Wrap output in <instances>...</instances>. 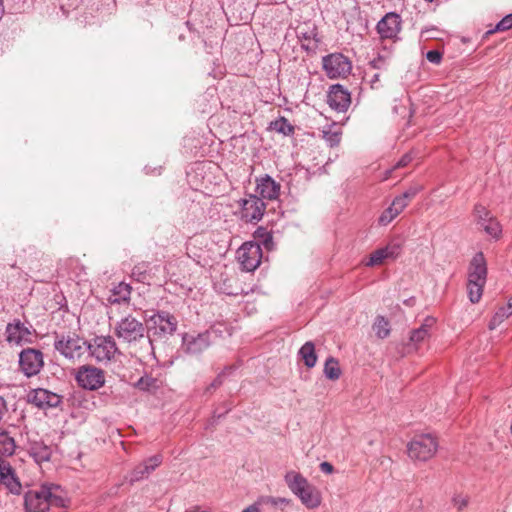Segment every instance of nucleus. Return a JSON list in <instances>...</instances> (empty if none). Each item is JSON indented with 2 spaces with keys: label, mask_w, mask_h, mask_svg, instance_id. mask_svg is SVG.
Masks as SVG:
<instances>
[{
  "label": "nucleus",
  "mask_w": 512,
  "mask_h": 512,
  "mask_svg": "<svg viewBox=\"0 0 512 512\" xmlns=\"http://www.w3.org/2000/svg\"><path fill=\"white\" fill-rule=\"evenodd\" d=\"M299 356L308 368L315 366L317 362V355L315 352V345L312 341H307L299 350Z\"/></svg>",
  "instance_id": "obj_26"
},
{
  "label": "nucleus",
  "mask_w": 512,
  "mask_h": 512,
  "mask_svg": "<svg viewBox=\"0 0 512 512\" xmlns=\"http://www.w3.org/2000/svg\"><path fill=\"white\" fill-rule=\"evenodd\" d=\"M486 282L467 279V294L471 303H478L483 295Z\"/></svg>",
  "instance_id": "obj_28"
},
{
  "label": "nucleus",
  "mask_w": 512,
  "mask_h": 512,
  "mask_svg": "<svg viewBox=\"0 0 512 512\" xmlns=\"http://www.w3.org/2000/svg\"><path fill=\"white\" fill-rule=\"evenodd\" d=\"M382 64H384V59L381 57H378L377 59L371 61V65L376 69H380Z\"/></svg>",
  "instance_id": "obj_50"
},
{
  "label": "nucleus",
  "mask_w": 512,
  "mask_h": 512,
  "mask_svg": "<svg viewBox=\"0 0 512 512\" xmlns=\"http://www.w3.org/2000/svg\"><path fill=\"white\" fill-rule=\"evenodd\" d=\"M229 410H230V408H227L223 413H218L217 411H215L213 414V417H212V424H214L216 422V418L220 419Z\"/></svg>",
  "instance_id": "obj_51"
},
{
  "label": "nucleus",
  "mask_w": 512,
  "mask_h": 512,
  "mask_svg": "<svg viewBox=\"0 0 512 512\" xmlns=\"http://www.w3.org/2000/svg\"><path fill=\"white\" fill-rule=\"evenodd\" d=\"M262 249L258 243L245 242L237 250V260L245 271H254L261 263Z\"/></svg>",
  "instance_id": "obj_10"
},
{
  "label": "nucleus",
  "mask_w": 512,
  "mask_h": 512,
  "mask_svg": "<svg viewBox=\"0 0 512 512\" xmlns=\"http://www.w3.org/2000/svg\"><path fill=\"white\" fill-rule=\"evenodd\" d=\"M511 314L512 311L506 305L499 307L497 311L494 313L493 317L491 318L488 324V328L490 330L496 329Z\"/></svg>",
  "instance_id": "obj_32"
},
{
  "label": "nucleus",
  "mask_w": 512,
  "mask_h": 512,
  "mask_svg": "<svg viewBox=\"0 0 512 512\" xmlns=\"http://www.w3.org/2000/svg\"><path fill=\"white\" fill-rule=\"evenodd\" d=\"M131 276L134 280L144 284H150L151 282V268L149 264L142 262L135 265L132 269Z\"/></svg>",
  "instance_id": "obj_27"
},
{
  "label": "nucleus",
  "mask_w": 512,
  "mask_h": 512,
  "mask_svg": "<svg viewBox=\"0 0 512 512\" xmlns=\"http://www.w3.org/2000/svg\"><path fill=\"white\" fill-rule=\"evenodd\" d=\"M27 401L39 409L47 410L59 406L62 397L50 390L37 388L28 392Z\"/></svg>",
  "instance_id": "obj_14"
},
{
  "label": "nucleus",
  "mask_w": 512,
  "mask_h": 512,
  "mask_svg": "<svg viewBox=\"0 0 512 512\" xmlns=\"http://www.w3.org/2000/svg\"><path fill=\"white\" fill-rule=\"evenodd\" d=\"M266 503L272 504L274 506H282L288 505L290 503V500L286 498L267 497Z\"/></svg>",
  "instance_id": "obj_46"
},
{
  "label": "nucleus",
  "mask_w": 512,
  "mask_h": 512,
  "mask_svg": "<svg viewBox=\"0 0 512 512\" xmlns=\"http://www.w3.org/2000/svg\"><path fill=\"white\" fill-rule=\"evenodd\" d=\"M474 216L479 229L494 239H498L502 233V227L498 220L483 205L477 204L474 207Z\"/></svg>",
  "instance_id": "obj_11"
},
{
  "label": "nucleus",
  "mask_w": 512,
  "mask_h": 512,
  "mask_svg": "<svg viewBox=\"0 0 512 512\" xmlns=\"http://www.w3.org/2000/svg\"><path fill=\"white\" fill-rule=\"evenodd\" d=\"M324 375L329 380H337L341 375V369L339 367V362L334 357H329L325 361L324 365Z\"/></svg>",
  "instance_id": "obj_31"
},
{
  "label": "nucleus",
  "mask_w": 512,
  "mask_h": 512,
  "mask_svg": "<svg viewBox=\"0 0 512 512\" xmlns=\"http://www.w3.org/2000/svg\"><path fill=\"white\" fill-rule=\"evenodd\" d=\"M412 160L411 154H405L402 156V158L398 161L396 167H404L408 165Z\"/></svg>",
  "instance_id": "obj_48"
},
{
  "label": "nucleus",
  "mask_w": 512,
  "mask_h": 512,
  "mask_svg": "<svg viewBox=\"0 0 512 512\" xmlns=\"http://www.w3.org/2000/svg\"><path fill=\"white\" fill-rule=\"evenodd\" d=\"M234 370V367L232 366H229V367H226L213 381L212 383L210 384V386L208 387V390L210 389H216L218 387H220L223 383V377L226 375V374H230L232 373V371Z\"/></svg>",
  "instance_id": "obj_39"
},
{
  "label": "nucleus",
  "mask_w": 512,
  "mask_h": 512,
  "mask_svg": "<svg viewBox=\"0 0 512 512\" xmlns=\"http://www.w3.org/2000/svg\"><path fill=\"white\" fill-rule=\"evenodd\" d=\"M426 58L433 64H440L442 60V54L438 50H430L426 53Z\"/></svg>",
  "instance_id": "obj_44"
},
{
  "label": "nucleus",
  "mask_w": 512,
  "mask_h": 512,
  "mask_svg": "<svg viewBox=\"0 0 512 512\" xmlns=\"http://www.w3.org/2000/svg\"><path fill=\"white\" fill-rule=\"evenodd\" d=\"M163 461L162 455L157 454L151 456L144 460L142 463L138 464L126 477V479L131 483L139 482L144 479H147L150 474L161 465Z\"/></svg>",
  "instance_id": "obj_17"
},
{
  "label": "nucleus",
  "mask_w": 512,
  "mask_h": 512,
  "mask_svg": "<svg viewBox=\"0 0 512 512\" xmlns=\"http://www.w3.org/2000/svg\"><path fill=\"white\" fill-rule=\"evenodd\" d=\"M401 244L399 242L392 241L385 247L379 248L370 254L369 260L366 262V266L373 267L381 265L387 259H395L401 252Z\"/></svg>",
  "instance_id": "obj_19"
},
{
  "label": "nucleus",
  "mask_w": 512,
  "mask_h": 512,
  "mask_svg": "<svg viewBox=\"0 0 512 512\" xmlns=\"http://www.w3.org/2000/svg\"><path fill=\"white\" fill-rule=\"evenodd\" d=\"M467 279L486 282L487 280V264L482 252H478L472 258Z\"/></svg>",
  "instance_id": "obj_21"
},
{
  "label": "nucleus",
  "mask_w": 512,
  "mask_h": 512,
  "mask_svg": "<svg viewBox=\"0 0 512 512\" xmlns=\"http://www.w3.org/2000/svg\"><path fill=\"white\" fill-rule=\"evenodd\" d=\"M214 331L207 330L198 334H185L182 338L183 351L191 356L201 355L213 343Z\"/></svg>",
  "instance_id": "obj_9"
},
{
  "label": "nucleus",
  "mask_w": 512,
  "mask_h": 512,
  "mask_svg": "<svg viewBox=\"0 0 512 512\" xmlns=\"http://www.w3.org/2000/svg\"><path fill=\"white\" fill-rule=\"evenodd\" d=\"M314 36H315L314 32L311 31L310 33H300L299 38H303L305 40H309V39H311Z\"/></svg>",
  "instance_id": "obj_53"
},
{
  "label": "nucleus",
  "mask_w": 512,
  "mask_h": 512,
  "mask_svg": "<svg viewBox=\"0 0 512 512\" xmlns=\"http://www.w3.org/2000/svg\"><path fill=\"white\" fill-rule=\"evenodd\" d=\"M78 384L89 390H97L105 383L104 373L101 369L92 366H82L76 374Z\"/></svg>",
  "instance_id": "obj_15"
},
{
  "label": "nucleus",
  "mask_w": 512,
  "mask_h": 512,
  "mask_svg": "<svg viewBox=\"0 0 512 512\" xmlns=\"http://www.w3.org/2000/svg\"><path fill=\"white\" fill-rule=\"evenodd\" d=\"M3 14H4V7L2 4V0H0V19L2 18Z\"/></svg>",
  "instance_id": "obj_54"
},
{
  "label": "nucleus",
  "mask_w": 512,
  "mask_h": 512,
  "mask_svg": "<svg viewBox=\"0 0 512 512\" xmlns=\"http://www.w3.org/2000/svg\"><path fill=\"white\" fill-rule=\"evenodd\" d=\"M131 295V287L124 282L119 283L112 290V295L109 298L111 303H121L129 300Z\"/></svg>",
  "instance_id": "obj_29"
},
{
  "label": "nucleus",
  "mask_w": 512,
  "mask_h": 512,
  "mask_svg": "<svg viewBox=\"0 0 512 512\" xmlns=\"http://www.w3.org/2000/svg\"><path fill=\"white\" fill-rule=\"evenodd\" d=\"M10 474H14V470L11 465L6 460L0 458V480H2L4 476H9Z\"/></svg>",
  "instance_id": "obj_42"
},
{
  "label": "nucleus",
  "mask_w": 512,
  "mask_h": 512,
  "mask_svg": "<svg viewBox=\"0 0 512 512\" xmlns=\"http://www.w3.org/2000/svg\"><path fill=\"white\" fill-rule=\"evenodd\" d=\"M88 343L76 334L57 336L54 348L68 360H79L87 351Z\"/></svg>",
  "instance_id": "obj_4"
},
{
  "label": "nucleus",
  "mask_w": 512,
  "mask_h": 512,
  "mask_svg": "<svg viewBox=\"0 0 512 512\" xmlns=\"http://www.w3.org/2000/svg\"><path fill=\"white\" fill-rule=\"evenodd\" d=\"M113 333L122 343L133 346L146 338L147 329L141 320L129 314L115 322Z\"/></svg>",
  "instance_id": "obj_2"
},
{
  "label": "nucleus",
  "mask_w": 512,
  "mask_h": 512,
  "mask_svg": "<svg viewBox=\"0 0 512 512\" xmlns=\"http://www.w3.org/2000/svg\"><path fill=\"white\" fill-rule=\"evenodd\" d=\"M512 28V13L503 17L495 26L494 29L489 30L488 33L507 31Z\"/></svg>",
  "instance_id": "obj_37"
},
{
  "label": "nucleus",
  "mask_w": 512,
  "mask_h": 512,
  "mask_svg": "<svg viewBox=\"0 0 512 512\" xmlns=\"http://www.w3.org/2000/svg\"><path fill=\"white\" fill-rule=\"evenodd\" d=\"M296 496L300 499L301 503L309 509L317 508L321 503L319 491L311 484Z\"/></svg>",
  "instance_id": "obj_25"
},
{
  "label": "nucleus",
  "mask_w": 512,
  "mask_h": 512,
  "mask_svg": "<svg viewBox=\"0 0 512 512\" xmlns=\"http://www.w3.org/2000/svg\"><path fill=\"white\" fill-rule=\"evenodd\" d=\"M507 307L510 308V310L512 311V297L509 299L508 303L506 304Z\"/></svg>",
  "instance_id": "obj_55"
},
{
  "label": "nucleus",
  "mask_w": 512,
  "mask_h": 512,
  "mask_svg": "<svg viewBox=\"0 0 512 512\" xmlns=\"http://www.w3.org/2000/svg\"><path fill=\"white\" fill-rule=\"evenodd\" d=\"M419 192V188L411 187L406 190L403 194H401L402 198L406 200V202H410Z\"/></svg>",
  "instance_id": "obj_45"
},
{
  "label": "nucleus",
  "mask_w": 512,
  "mask_h": 512,
  "mask_svg": "<svg viewBox=\"0 0 512 512\" xmlns=\"http://www.w3.org/2000/svg\"><path fill=\"white\" fill-rule=\"evenodd\" d=\"M27 451L37 463L49 461L52 454L50 446L46 445L42 440L31 438L27 442Z\"/></svg>",
  "instance_id": "obj_22"
},
{
  "label": "nucleus",
  "mask_w": 512,
  "mask_h": 512,
  "mask_svg": "<svg viewBox=\"0 0 512 512\" xmlns=\"http://www.w3.org/2000/svg\"><path fill=\"white\" fill-rule=\"evenodd\" d=\"M453 505L458 509L462 510L468 505V498L466 496H463L461 494L455 495L452 498Z\"/></svg>",
  "instance_id": "obj_43"
},
{
  "label": "nucleus",
  "mask_w": 512,
  "mask_h": 512,
  "mask_svg": "<svg viewBox=\"0 0 512 512\" xmlns=\"http://www.w3.org/2000/svg\"><path fill=\"white\" fill-rule=\"evenodd\" d=\"M377 79H378V74H375L374 80H377Z\"/></svg>",
  "instance_id": "obj_57"
},
{
  "label": "nucleus",
  "mask_w": 512,
  "mask_h": 512,
  "mask_svg": "<svg viewBox=\"0 0 512 512\" xmlns=\"http://www.w3.org/2000/svg\"><path fill=\"white\" fill-rule=\"evenodd\" d=\"M241 218L246 222H258L262 219L266 205L257 195L250 194L239 201Z\"/></svg>",
  "instance_id": "obj_13"
},
{
  "label": "nucleus",
  "mask_w": 512,
  "mask_h": 512,
  "mask_svg": "<svg viewBox=\"0 0 512 512\" xmlns=\"http://www.w3.org/2000/svg\"><path fill=\"white\" fill-rule=\"evenodd\" d=\"M0 483L3 484L12 494L18 495L21 492V483L15 473L4 476Z\"/></svg>",
  "instance_id": "obj_35"
},
{
  "label": "nucleus",
  "mask_w": 512,
  "mask_h": 512,
  "mask_svg": "<svg viewBox=\"0 0 512 512\" xmlns=\"http://www.w3.org/2000/svg\"><path fill=\"white\" fill-rule=\"evenodd\" d=\"M401 24L400 15L389 12L377 23L376 29L382 39H393L401 31Z\"/></svg>",
  "instance_id": "obj_16"
},
{
  "label": "nucleus",
  "mask_w": 512,
  "mask_h": 512,
  "mask_svg": "<svg viewBox=\"0 0 512 512\" xmlns=\"http://www.w3.org/2000/svg\"><path fill=\"white\" fill-rule=\"evenodd\" d=\"M409 203L406 202L405 199L402 198L401 195L397 196L393 202L391 203V207H393V209H395L398 214H400L408 205Z\"/></svg>",
  "instance_id": "obj_41"
},
{
  "label": "nucleus",
  "mask_w": 512,
  "mask_h": 512,
  "mask_svg": "<svg viewBox=\"0 0 512 512\" xmlns=\"http://www.w3.org/2000/svg\"><path fill=\"white\" fill-rule=\"evenodd\" d=\"M242 512H260V510H259V507L257 506V504H252L249 507H247L246 509H244Z\"/></svg>",
  "instance_id": "obj_52"
},
{
  "label": "nucleus",
  "mask_w": 512,
  "mask_h": 512,
  "mask_svg": "<svg viewBox=\"0 0 512 512\" xmlns=\"http://www.w3.org/2000/svg\"><path fill=\"white\" fill-rule=\"evenodd\" d=\"M147 338H148L149 344L152 346L153 340L151 339V337L149 335L147 336Z\"/></svg>",
  "instance_id": "obj_56"
},
{
  "label": "nucleus",
  "mask_w": 512,
  "mask_h": 512,
  "mask_svg": "<svg viewBox=\"0 0 512 512\" xmlns=\"http://www.w3.org/2000/svg\"><path fill=\"white\" fill-rule=\"evenodd\" d=\"M87 350L97 362L109 363L115 359L121 352L115 339L110 336H96L91 343H88Z\"/></svg>",
  "instance_id": "obj_5"
},
{
  "label": "nucleus",
  "mask_w": 512,
  "mask_h": 512,
  "mask_svg": "<svg viewBox=\"0 0 512 512\" xmlns=\"http://www.w3.org/2000/svg\"><path fill=\"white\" fill-rule=\"evenodd\" d=\"M322 68L330 79L347 77L352 70L350 59L342 53H331L322 58Z\"/></svg>",
  "instance_id": "obj_6"
},
{
  "label": "nucleus",
  "mask_w": 512,
  "mask_h": 512,
  "mask_svg": "<svg viewBox=\"0 0 512 512\" xmlns=\"http://www.w3.org/2000/svg\"><path fill=\"white\" fill-rule=\"evenodd\" d=\"M373 330L378 338H386L390 334L388 320H386L383 316H378L374 322Z\"/></svg>",
  "instance_id": "obj_33"
},
{
  "label": "nucleus",
  "mask_w": 512,
  "mask_h": 512,
  "mask_svg": "<svg viewBox=\"0 0 512 512\" xmlns=\"http://www.w3.org/2000/svg\"><path fill=\"white\" fill-rule=\"evenodd\" d=\"M5 339L11 346H22L33 342L32 325L14 319L8 323L5 329Z\"/></svg>",
  "instance_id": "obj_7"
},
{
  "label": "nucleus",
  "mask_w": 512,
  "mask_h": 512,
  "mask_svg": "<svg viewBox=\"0 0 512 512\" xmlns=\"http://www.w3.org/2000/svg\"><path fill=\"white\" fill-rule=\"evenodd\" d=\"M398 212L391 207V205L385 209L382 214L379 217V224L381 225H388L390 222H392L397 216Z\"/></svg>",
  "instance_id": "obj_36"
},
{
  "label": "nucleus",
  "mask_w": 512,
  "mask_h": 512,
  "mask_svg": "<svg viewBox=\"0 0 512 512\" xmlns=\"http://www.w3.org/2000/svg\"><path fill=\"white\" fill-rule=\"evenodd\" d=\"M320 470L325 474H331L334 471V467L329 462H322L320 463Z\"/></svg>",
  "instance_id": "obj_47"
},
{
  "label": "nucleus",
  "mask_w": 512,
  "mask_h": 512,
  "mask_svg": "<svg viewBox=\"0 0 512 512\" xmlns=\"http://www.w3.org/2000/svg\"><path fill=\"white\" fill-rule=\"evenodd\" d=\"M284 480L288 488L295 495L303 492V490L310 485L304 476L295 471H288L284 476Z\"/></svg>",
  "instance_id": "obj_24"
},
{
  "label": "nucleus",
  "mask_w": 512,
  "mask_h": 512,
  "mask_svg": "<svg viewBox=\"0 0 512 512\" xmlns=\"http://www.w3.org/2000/svg\"><path fill=\"white\" fill-rule=\"evenodd\" d=\"M436 320L433 317H427L421 326L417 329L411 331L409 341L414 346L419 345L423 341H425L429 336L431 329L435 325Z\"/></svg>",
  "instance_id": "obj_23"
},
{
  "label": "nucleus",
  "mask_w": 512,
  "mask_h": 512,
  "mask_svg": "<svg viewBox=\"0 0 512 512\" xmlns=\"http://www.w3.org/2000/svg\"><path fill=\"white\" fill-rule=\"evenodd\" d=\"M8 409L6 405V401L3 397L0 396V421L3 419V417L6 415Z\"/></svg>",
  "instance_id": "obj_49"
},
{
  "label": "nucleus",
  "mask_w": 512,
  "mask_h": 512,
  "mask_svg": "<svg viewBox=\"0 0 512 512\" xmlns=\"http://www.w3.org/2000/svg\"><path fill=\"white\" fill-rule=\"evenodd\" d=\"M438 449V442L431 434L415 436L407 445L408 456L414 461L431 459Z\"/></svg>",
  "instance_id": "obj_3"
},
{
  "label": "nucleus",
  "mask_w": 512,
  "mask_h": 512,
  "mask_svg": "<svg viewBox=\"0 0 512 512\" xmlns=\"http://www.w3.org/2000/svg\"><path fill=\"white\" fill-rule=\"evenodd\" d=\"M323 138L330 147H334L340 142V133L338 131H323Z\"/></svg>",
  "instance_id": "obj_38"
},
{
  "label": "nucleus",
  "mask_w": 512,
  "mask_h": 512,
  "mask_svg": "<svg viewBox=\"0 0 512 512\" xmlns=\"http://www.w3.org/2000/svg\"><path fill=\"white\" fill-rule=\"evenodd\" d=\"M327 103L337 112H345L351 104V96L340 84L332 85L327 95Z\"/></svg>",
  "instance_id": "obj_18"
},
{
  "label": "nucleus",
  "mask_w": 512,
  "mask_h": 512,
  "mask_svg": "<svg viewBox=\"0 0 512 512\" xmlns=\"http://www.w3.org/2000/svg\"><path fill=\"white\" fill-rule=\"evenodd\" d=\"M256 192L262 200H275L280 195V184L265 174L256 179Z\"/></svg>",
  "instance_id": "obj_20"
},
{
  "label": "nucleus",
  "mask_w": 512,
  "mask_h": 512,
  "mask_svg": "<svg viewBox=\"0 0 512 512\" xmlns=\"http://www.w3.org/2000/svg\"><path fill=\"white\" fill-rule=\"evenodd\" d=\"M19 369L28 378L40 373L44 366L43 353L35 348L23 349L19 354Z\"/></svg>",
  "instance_id": "obj_8"
},
{
  "label": "nucleus",
  "mask_w": 512,
  "mask_h": 512,
  "mask_svg": "<svg viewBox=\"0 0 512 512\" xmlns=\"http://www.w3.org/2000/svg\"><path fill=\"white\" fill-rule=\"evenodd\" d=\"M57 486L42 485L24 495L25 512H48L51 506H64V499L56 494Z\"/></svg>",
  "instance_id": "obj_1"
},
{
  "label": "nucleus",
  "mask_w": 512,
  "mask_h": 512,
  "mask_svg": "<svg viewBox=\"0 0 512 512\" xmlns=\"http://www.w3.org/2000/svg\"><path fill=\"white\" fill-rule=\"evenodd\" d=\"M15 441L9 433L0 428V454L4 456H11L15 451Z\"/></svg>",
  "instance_id": "obj_30"
},
{
  "label": "nucleus",
  "mask_w": 512,
  "mask_h": 512,
  "mask_svg": "<svg viewBox=\"0 0 512 512\" xmlns=\"http://www.w3.org/2000/svg\"><path fill=\"white\" fill-rule=\"evenodd\" d=\"M156 380L151 377H141L137 382V387L141 390L149 391L155 387Z\"/></svg>",
  "instance_id": "obj_40"
},
{
  "label": "nucleus",
  "mask_w": 512,
  "mask_h": 512,
  "mask_svg": "<svg viewBox=\"0 0 512 512\" xmlns=\"http://www.w3.org/2000/svg\"><path fill=\"white\" fill-rule=\"evenodd\" d=\"M151 326L148 328L154 336L166 337L172 335L177 329L176 318L168 312L160 311L149 319Z\"/></svg>",
  "instance_id": "obj_12"
},
{
  "label": "nucleus",
  "mask_w": 512,
  "mask_h": 512,
  "mask_svg": "<svg viewBox=\"0 0 512 512\" xmlns=\"http://www.w3.org/2000/svg\"><path fill=\"white\" fill-rule=\"evenodd\" d=\"M271 127L278 133H281L285 136L291 135L294 132V127L284 117H281L272 122Z\"/></svg>",
  "instance_id": "obj_34"
}]
</instances>
